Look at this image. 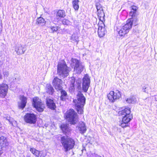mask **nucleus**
<instances>
[{"mask_svg": "<svg viewBox=\"0 0 157 157\" xmlns=\"http://www.w3.org/2000/svg\"><path fill=\"white\" fill-rule=\"evenodd\" d=\"M86 99L83 94L79 92L77 95V99L73 100L75 108L78 113L82 114L83 112V107L85 104Z\"/></svg>", "mask_w": 157, "mask_h": 157, "instance_id": "obj_1", "label": "nucleus"}, {"mask_svg": "<svg viewBox=\"0 0 157 157\" xmlns=\"http://www.w3.org/2000/svg\"><path fill=\"white\" fill-rule=\"evenodd\" d=\"M61 142L64 151L66 152L72 149L75 145L74 140L67 136H62Z\"/></svg>", "mask_w": 157, "mask_h": 157, "instance_id": "obj_2", "label": "nucleus"}, {"mask_svg": "<svg viewBox=\"0 0 157 157\" xmlns=\"http://www.w3.org/2000/svg\"><path fill=\"white\" fill-rule=\"evenodd\" d=\"M71 68L68 67L63 62H59L57 65V73L61 77L64 78L69 75Z\"/></svg>", "mask_w": 157, "mask_h": 157, "instance_id": "obj_3", "label": "nucleus"}, {"mask_svg": "<svg viewBox=\"0 0 157 157\" xmlns=\"http://www.w3.org/2000/svg\"><path fill=\"white\" fill-rule=\"evenodd\" d=\"M133 21L132 18L127 20L126 23L122 26L118 31V33L120 36H124L128 32L129 29L132 28Z\"/></svg>", "mask_w": 157, "mask_h": 157, "instance_id": "obj_4", "label": "nucleus"}, {"mask_svg": "<svg viewBox=\"0 0 157 157\" xmlns=\"http://www.w3.org/2000/svg\"><path fill=\"white\" fill-rule=\"evenodd\" d=\"M66 116L71 124L76 123L78 121V116L73 109H70L67 112Z\"/></svg>", "mask_w": 157, "mask_h": 157, "instance_id": "obj_5", "label": "nucleus"}, {"mask_svg": "<svg viewBox=\"0 0 157 157\" xmlns=\"http://www.w3.org/2000/svg\"><path fill=\"white\" fill-rule=\"evenodd\" d=\"M33 105L36 110L40 112L44 111L45 105L41 101V100L37 97H35L33 98Z\"/></svg>", "mask_w": 157, "mask_h": 157, "instance_id": "obj_6", "label": "nucleus"}, {"mask_svg": "<svg viewBox=\"0 0 157 157\" xmlns=\"http://www.w3.org/2000/svg\"><path fill=\"white\" fill-rule=\"evenodd\" d=\"M107 96L110 101L113 102L119 99L121 97V95L120 92L118 90H117L115 92L111 91L108 94Z\"/></svg>", "mask_w": 157, "mask_h": 157, "instance_id": "obj_7", "label": "nucleus"}, {"mask_svg": "<svg viewBox=\"0 0 157 157\" xmlns=\"http://www.w3.org/2000/svg\"><path fill=\"white\" fill-rule=\"evenodd\" d=\"M71 61L75 64L74 71L77 74H80L83 71L84 66L78 60L75 59H72Z\"/></svg>", "mask_w": 157, "mask_h": 157, "instance_id": "obj_8", "label": "nucleus"}, {"mask_svg": "<svg viewBox=\"0 0 157 157\" xmlns=\"http://www.w3.org/2000/svg\"><path fill=\"white\" fill-rule=\"evenodd\" d=\"M25 121L27 123L30 124H35L36 121V117L33 113H27L24 117Z\"/></svg>", "mask_w": 157, "mask_h": 157, "instance_id": "obj_9", "label": "nucleus"}, {"mask_svg": "<svg viewBox=\"0 0 157 157\" xmlns=\"http://www.w3.org/2000/svg\"><path fill=\"white\" fill-rule=\"evenodd\" d=\"M90 80L89 76L86 75L82 79V88L84 92H86L90 86Z\"/></svg>", "mask_w": 157, "mask_h": 157, "instance_id": "obj_10", "label": "nucleus"}, {"mask_svg": "<svg viewBox=\"0 0 157 157\" xmlns=\"http://www.w3.org/2000/svg\"><path fill=\"white\" fill-rule=\"evenodd\" d=\"M52 84L55 88L57 90H60L62 89V81L58 78L55 77L53 80Z\"/></svg>", "mask_w": 157, "mask_h": 157, "instance_id": "obj_11", "label": "nucleus"}, {"mask_svg": "<svg viewBox=\"0 0 157 157\" xmlns=\"http://www.w3.org/2000/svg\"><path fill=\"white\" fill-rule=\"evenodd\" d=\"M8 87L7 84L2 83L0 84V96L5 97L6 95Z\"/></svg>", "mask_w": 157, "mask_h": 157, "instance_id": "obj_12", "label": "nucleus"}, {"mask_svg": "<svg viewBox=\"0 0 157 157\" xmlns=\"http://www.w3.org/2000/svg\"><path fill=\"white\" fill-rule=\"evenodd\" d=\"M20 102L18 103L19 107L23 109L26 106L27 102V98L24 96H20Z\"/></svg>", "mask_w": 157, "mask_h": 157, "instance_id": "obj_13", "label": "nucleus"}, {"mask_svg": "<svg viewBox=\"0 0 157 157\" xmlns=\"http://www.w3.org/2000/svg\"><path fill=\"white\" fill-rule=\"evenodd\" d=\"M96 6L97 10L98 16L100 17V20L101 18L103 19L105 14L101 6L100 3H98L96 4Z\"/></svg>", "mask_w": 157, "mask_h": 157, "instance_id": "obj_14", "label": "nucleus"}, {"mask_svg": "<svg viewBox=\"0 0 157 157\" xmlns=\"http://www.w3.org/2000/svg\"><path fill=\"white\" fill-rule=\"evenodd\" d=\"M138 8L135 6H132L131 7V11L129 13V15L131 17L132 19L133 18L135 17L137 15V10Z\"/></svg>", "mask_w": 157, "mask_h": 157, "instance_id": "obj_15", "label": "nucleus"}, {"mask_svg": "<svg viewBox=\"0 0 157 157\" xmlns=\"http://www.w3.org/2000/svg\"><path fill=\"white\" fill-rule=\"evenodd\" d=\"M46 104L47 106L52 109L54 110L56 108V106L53 101L50 98L46 99Z\"/></svg>", "mask_w": 157, "mask_h": 157, "instance_id": "obj_16", "label": "nucleus"}, {"mask_svg": "<svg viewBox=\"0 0 157 157\" xmlns=\"http://www.w3.org/2000/svg\"><path fill=\"white\" fill-rule=\"evenodd\" d=\"M104 25L102 24L101 26H100V25L99 26L98 29V33L100 37H103L105 34V28L103 27Z\"/></svg>", "mask_w": 157, "mask_h": 157, "instance_id": "obj_17", "label": "nucleus"}, {"mask_svg": "<svg viewBox=\"0 0 157 157\" xmlns=\"http://www.w3.org/2000/svg\"><path fill=\"white\" fill-rule=\"evenodd\" d=\"M25 50L21 45L18 44L16 46L15 48V51L18 55L23 54Z\"/></svg>", "mask_w": 157, "mask_h": 157, "instance_id": "obj_18", "label": "nucleus"}, {"mask_svg": "<svg viewBox=\"0 0 157 157\" xmlns=\"http://www.w3.org/2000/svg\"><path fill=\"white\" fill-rule=\"evenodd\" d=\"M131 111L129 108H125L124 109L119 111L118 113L119 116H122L123 117L126 115H128L130 113Z\"/></svg>", "mask_w": 157, "mask_h": 157, "instance_id": "obj_19", "label": "nucleus"}, {"mask_svg": "<svg viewBox=\"0 0 157 157\" xmlns=\"http://www.w3.org/2000/svg\"><path fill=\"white\" fill-rule=\"evenodd\" d=\"M8 145V143L6 137L1 136L0 137V145L5 147Z\"/></svg>", "mask_w": 157, "mask_h": 157, "instance_id": "obj_20", "label": "nucleus"}, {"mask_svg": "<svg viewBox=\"0 0 157 157\" xmlns=\"http://www.w3.org/2000/svg\"><path fill=\"white\" fill-rule=\"evenodd\" d=\"M78 129L80 133L82 134L84 133L86 130L85 124L83 122L78 127Z\"/></svg>", "mask_w": 157, "mask_h": 157, "instance_id": "obj_21", "label": "nucleus"}, {"mask_svg": "<svg viewBox=\"0 0 157 157\" xmlns=\"http://www.w3.org/2000/svg\"><path fill=\"white\" fill-rule=\"evenodd\" d=\"M126 101L128 103H135L137 101V98L135 96H132L127 98Z\"/></svg>", "mask_w": 157, "mask_h": 157, "instance_id": "obj_22", "label": "nucleus"}, {"mask_svg": "<svg viewBox=\"0 0 157 157\" xmlns=\"http://www.w3.org/2000/svg\"><path fill=\"white\" fill-rule=\"evenodd\" d=\"M61 128L63 133L66 134L70 132V129L67 124H63L61 126Z\"/></svg>", "mask_w": 157, "mask_h": 157, "instance_id": "obj_23", "label": "nucleus"}, {"mask_svg": "<svg viewBox=\"0 0 157 157\" xmlns=\"http://www.w3.org/2000/svg\"><path fill=\"white\" fill-rule=\"evenodd\" d=\"M4 119L5 120L8 121L9 122L12 124V125L14 126H16L17 122L12 118L10 117H4Z\"/></svg>", "mask_w": 157, "mask_h": 157, "instance_id": "obj_24", "label": "nucleus"}, {"mask_svg": "<svg viewBox=\"0 0 157 157\" xmlns=\"http://www.w3.org/2000/svg\"><path fill=\"white\" fill-rule=\"evenodd\" d=\"M65 16V12L62 10H59L57 13L56 17L57 19L59 18L64 17Z\"/></svg>", "mask_w": 157, "mask_h": 157, "instance_id": "obj_25", "label": "nucleus"}, {"mask_svg": "<svg viewBox=\"0 0 157 157\" xmlns=\"http://www.w3.org/2000/svg\"><path fill=\"white\" fill-rule=\"evenodd\" d=\"M46 90L47 93L50 94H52L54 92V89L50 84L47 85Z\"/></svg>", "mask_w": 157, "mask_h": 157, "instance_id": "obj_26", "label": "nucleus"}, {"mask_svg": "<svg viewBox=\"0 0 157 157\" xmlns=\"http://www.w3.org/2000/svg\"><path fill=\"white\" fill-rule=\"evenodd\" d=\"M46 21L42 17H40L36 20V24L41 25H43L45 24Z\"/></svg>", "mask_w": 157, "mask_h": 157, "instance_id": "obj_27", "label": "nucleus"}, {"mask_svg": "<svg viewBox=\"0 0 157 157\" xmlns=\"http://www.w3.org/2000/svg\"><path fill=\"white\" fill-rule=\"evenodd\" d=\"M132 118V116H130L129 115H126L123 117L122 121L124 123H128L131 120Z\"/></svg>", "mask_w": 157, "mask_h": 157, "instance_id": "obj_28", "label": "nucleus"}, {"mask_svg": "<svg viewBox=\"0 0 157 157\" xmlns=\"http://www.w3.org/2000/svg\"><path fill=\"white\" fill-rule=\"evenodd\" d=\"M67 94L66 91L65 90H62L61 91V95L60 96V99L63 101L65 100L67 97Z\"/></svg>", "mask_w": 157, "mask_h": 157, "instance_id": "obj_29", "label": "nucleus"}, {"mask_svg": "<svg viewBox=\"0 0 157 157\" xmlns=\"http://www.w3.org/2000/svg\"><path fill=\"white\" fill-rule=\"evenodd\" d=\"M79 2L78 0H73L72 2L73 7L75 10H78L79 8L78 4Z\"/></svg>", "mask_w": 157, "mask_h": 157, "instance_id": "obj_30", "label": "nucleus"}, {"mask_svg": "<svg viewBox=\"0 0 157 157\" xmlns=\"http://www.w3.org/2000/svg\"><path fill=\"white\" fill-rule=\"evenodd\" d=\"M71 39L74 42H78V36L76 33H74L71 37Z\"/></svg>", "mask_w": 157, "mask_h": 157, "instance_id": "obj_31", "label": "nucleus"}, {"mask_svg": "<svg viewBox=\"0 0 157 157\" xmlns=\"http://www.w3.org/2000/svg\"><path fill=\"white\" fill-rule=\"evenodd\" d=\"M49 28L51 30V32L54 33L55 32H56L59 28L58 26H51L49 27Z\"/></svg>", "mask_w": 157, "mask_h": 157, "instance_id": "obj_32", "label": "nucleus"}, {"mask_svg": "<svg viewBox=\"0 0 157 157\" xmlns=\"http://www.w3.org/2000/svg\"><path fill=\"white\" fill-rule=\"evenodd\" d=\"M30 151L36 157L38 152V151L36 150L33 148H31L30 149Z\"/></svg>", "mask_w": 157, "mask_h": 157, "instance_id": "obj_33", "label": "nucleus"}, {"mask_svg": "<svg viewBox=\"0 0 157 157\" xmlns=\"http://www.w3.org/2000/svg\"><path fill=\"white\" fill-rule=\"evenodd\" d=\"M38 153L36 157H44L46 155V154L45 152L43 151H38Z\"/></svg>", "mask_w": 157, "mask_h": 157, "instance_id": "obj_34", "label": "nucleus"}, {"mask_svg": "<svg viewBox=\"0 0 157 157\" xmlns=\"http://www.w3.org/2000/svg\"><path fill=\"white\" fill-rule=\"evenodd\" d=\"M71 89H73L74 86V83L75 82V79L73 77L71 78Z\"/></svg>", "mask_w": 157, "mask_h": 157, "instance_id": "obj_35", "label": "nucleus"}, {"mask_svg": "<svg viewBox=\"0 0 157 157\" xmlns=\"http://www.w3.org/2000/svg\"><path fill=\"white\" fill-rule=\"evenodd\" d=\"M62 22L64 25H68L70 24V21L64 19L63 20Z\"/></svg>", "mask_w": 157, "mask_h": 157, "instance_id": "obj_36", "label": "nucleus"}, {"mask_svg": "<svg viewBox=\"0 0 157 157\" xmlns=\"http://www.w3.org/2000/svg\"><path fill=\"white\" fill-rule=\"evenodd\" d=\"M3 75L4 77H7L9 75V73L8 71H5L3 73Z\"/></svg>", "mask_w": 157, "mask_h": 157, "instance_id": "obj_37", "label": "nucleus"}, {"mask_svg": "<svg viewBox=\"0 0 157 157\" xmlns=\"http://www.w3.org/2000/svg\"><path fill=\"white\" fill-rule=\"evenodd\" d=\"M127 123H124L123 122L121 124V126L122 127H124L127 126L126 124Z\"/></svg>", "mask_w": 157, "mask_h": 157, "instance_id": "obj_38", "label": "nucleus"}, {"mask_svg": "<svg viewBox=\"0 0 157 157\" xmlns=\"http://www.w3.org/2000/svg\"><path fill=\"white\" fill-rule=\"evenodd\" d=\"M99 156L95 154H92L90 155L91 157H98Z\"/></svg>", "mask_w": 157, "mask_h": 157, "instance_id": "obj_39", "label": "nucleus"}, {"mask_svg": "<svg viewBox=\"0 0 157 157\" xmlns=\"http://www.w3.org/2000/svg\"><path fill=\"white\" fill-rule=\"evenodd\" d=\"M76 82L79 84L78 86H80V84L81 83V79L80 80H77Z\"/></svg>", "mask_w": 157, "mask_h": 157, "instance_id": "obj_40", "label": "nucleus"}, {"mask_svg": "<svg viewBox=\"0 0 157 157\" xmlns=\"http://www.w3.org/2000/svg\"><path fill=\"white\" fill-rule=\"evenodd\" d=\"M2 78V76L1 74L0 73V79Z\"/></svg>", "mask_w": 157, "mask_h": 157, "instance_id": "obj_41", "label": "nucleus"}, {"mask_svg": "<svg viewBox=\"0 0 157 157\" xmlns=\"http://www.w3.org/2000/svg\"><path fill=\"white\" fill-rule=\"evenodd\" d=\"M146 89V87L145 88V89L144 88H143V90L144 92H146V91L145 90V89Z\"/></svg>", "mask_w": 157, "mask_h": 157, "instance_id": "obj_42", "label": "nucleus"}, {"mask_svg": "<svg viewBox=\"0 0 157 157\" xmlns=\"http://www.w3.org/2000/svg\"><path fill=\"white\" fill-rule=\"evenodd\" d=\"M2 127V124L0 122V128Z\"/></svg>", "mask_w": 157, "mask_h": 157, "instance_id": "obj_43", "label": "nucleus"}]
</instances>
